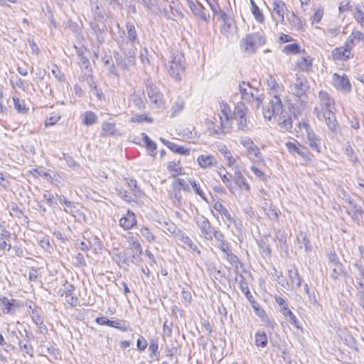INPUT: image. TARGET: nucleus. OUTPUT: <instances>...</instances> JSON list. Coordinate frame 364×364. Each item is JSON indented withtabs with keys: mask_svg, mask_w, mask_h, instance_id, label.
<instances>
[{
	"mask_svg": "<svg viewBox=\"0 0 364 364\" xmlns=\"http://www.w3.org/2000/svg\"><path fill=\"white\" fill-rule=\"evenodd\" d=\"M174 188L183 189L185 191H189L188 184L183 178H177L173 182Z\"/></svg>",
	"mask_w": 364,
	"mask_h": 364,
	"instance_id": "864d4df0",
	"label": "nucleus"
},
{
	"mask_svg": "<svg viewBox=\"0 0 364 364\" xmlns=\"http://www.w3.org/2000/svg\"><path fill=\"white\" fill-rule=\"evenodd\" d=\"M90 11L94 19L101 21L104 18V9L99 0H90Z\"/></svg>",
	"mask_w": 364,
	"mask_h": 364,
	"instance_id": "f3484780",
	"label": "nucleus"
},
{
	"mask_svg": "<svg viewBox=\"0 0 364 364\" xmlns=\"http://www.w3.org/2000/svg\"><path fill=\"white\" fill-rule=\"evenodd\" d=\"M132 101L138 109H144L145 108V103L142 98L141 95L134 94L132 96Z\"/></svg>",
	"mask_w": 364,
	"mask_h": 364,
	"instance_id": "4d7b16f0",
	"label": "nucleus"
},
{
	"mask_svg": "<svg viewBox=\"0 0 364 364\" xmlns=\"http://www.w3.org/2000/svg\"><path fill=\"white\" fill-rule=\"evenodd\" d=\"M266 43V38L263 31L254 32L247 34L240 41V46L245 53L253 54L256 50Z\"/></svg>",
	"mask_w": 364,
	"mask_h": 364,
	"instance_id": "20e7f679",
	"label": "nucleus"
},
{
	"mask_svg": "<svg viewBox=\"0 0 364 364\" xmlns=\"http://www.w3.org/2000/svg\"><path fill=\"white\" fill-rule=\"evenodd\" d=\"M218 151L223 154L224 159L227 161L228 165L230 167L233 166L236 164V159L232 156L230 150L225 144H220L218 146Z\"/></svg>",
	"mask_w": 364,
	"mask_h": 364,
	"instance_id": "b1692460",
	"label": "nucleus"
},
{
	"mask_svg": "<svg viewBox=\"0 0 364 364\" xmlns=\"http://www.w3.org/2000/svg\"><path fill=\"white\" fill-rule=\"evenodd\" d=\"M63 159L65 161L67 165L73 169H75L79 166L73 157L68 154H63Z\"/></svg>",
	"mask_w": 364,
	"mask_h": 364,
	"instance_id": "0e129e2a",
	"label": "nucleus"
},
{
	"mask_svg": "<svg viewBox=\"0 0 364 364\" xmlns=\"http://www.w3.org/2000/svg\"><path fill=\"white\" fill-rule=\"evenodd\" d=\"M130 246L132 247V248H134L137 252L138 257L142 254L143 251L141 243L137 240H132L130 242Z\"/></svg>",
	"mask_w": 364,
	"mask_h": 364,
	"instance_id": "774afa93",
	"label": "nucleus"
},
{
	"mask_svg": "<svg viewBox=\"0 0 364 364\" xmlns=\"http://www.w3.org/2000/svg\"><path fill=\"white\" fill-rule=\"evenodd\" d=\"M345 154L348 156L349 161L353 164L358 162V157L354 153L353 148L349 143H347L345 146Z\"/></svg>",
	"mask_w": 364,
	"mask_h": 364,
	"instance_id": "09e8293b",
	"label": "nucleus"
},
{
	"mask_svg": "<svg viewBox=\"0 0 364 364\" xmlns=\"http://www.w3.org/2000/svg\"><path fill=\"white\" fill-rule=\"evenodd\" d=\"M116 134V126L114 122H103L102 124V136H112Z\"/></svg>",
	"mask_w": 364,
	"mask_h": 364,
	"instance_id": "bb28decb",
	"label": "nucleus"
},
{
	"mask_svg": "<svg viewBox=\"0 0 364 364\" xmlns=\"http://www.w3.org/2000/svg\"><path fill=\"white\" fill-rule=\"evenodd\" d=\"M298 68L304 71H309L312 67L311 59L309 56L301 57L297 61Z\"/></svg>",
	"mask_w": 364,
	"mask_h": 364,
	"instance_id": "473e14b6",
	"label": "nucleus"
},
{
	"mask_svg": "<svg viewBox=\"0 0 364 364\" xmlns=\"http://www.w3.org/2000/svg\"><path fill=\"white\" fill-rule=\"evenodd\" d=\"M234 183H235V185L238 186V188L241 191L249 192L250 190V185L248 184L243 174L237 167H236L234 173Z\"/></svg>",
	"mask_w": 364,
	"mask_h": 364,
	"instance_id": "a211bd4d",
	"label": "nucleus"
},
{
	"mask_svg": "<svg viewBox=\"0 0 364 364\" xmlns=\"http://www.w3.org/2000/svg\"><path fill=\"white\" fill-rule=\"evenodd\" d=\"M354 18L357 22L363 27H364V12L360 9L356 8L355 10Z\"/></svg>",
	"mask_w": 364,
	"mask_h": 364,
	"instance_id": "680f3d73",
	"label": "nucleus"
},
{
	"mask_svg": "<svg viewBox=\"0 0 364 364\" xmlns=\"http://www.w3.org/2000/svg\"><path fill=\"white\" fill-rule=\"evenodd\" d=\"M331 56L335 60H347L350 58V56L340 47L336 48L331 51Z\"/></svg>",
	"mask_w": 364,
	"mask_h": 364,
	"instance_id": "f704fd0d",
	"label": "nucleus"
},
{
	"mask_svg": "<svg viewBox=\"0 0 364 364\" xmlns=\"http://www.w3.org/2000/svg\"><path fill=\"white\" fill-rule=\"evenodd\" d=\"M97 117L92 111H86L82 116V123L87 126H90L97 122Z\"/></svg>",
	"mask_w": 364,
	"mask_h": 364,
	"instance_id": "c85d7f7f",
	"label": "nucleus"
},
{
	"mask_svg": "<svg viewBox=\"0 0 364 364\" xmlns=\"http://www.w3.org/2000/svg\"><path fill=\"white\" fill-rule=\"evenodd\" d=\"M269 4L270 5L272 17L277 21L283 22L284 20V14L286 11H287L284 2L282 0H269Z\"/></svg>",
	"mask_w": 364,
	"mask_h": 364,
	"instance_id": "9d476101",
	"label": "nucleus"
},
{
	"mask_svg": "<svg viewBox=\"0 0 364 364\" xmlns=\"http://www.w3.org/2000/svg\"><path fill=\"white\" fill-rule=\"evenodd\" d=\"M116 63L118 67H119L122 70H129L131 67H133L134 65H129V60L126 58H122V56L117 54L115 56Z\"/></svg>",
	"mask_w": 364,
	"mask_h": 364,
	"instance_id": "de8ad7c7",
	"label": "nucleus"
},
{
	"mask_svg": "<svg viewBox=\"0 0 364 364\" xmlns=\"http://www.w3.org/2000/svg\"><path fill=\"white\" fill-rule=\"evenodd\" d=\"M288 277L293 287L296 286L298 288L301 287L302 279L296 269H289L288 270Z\"/></svg>",
	"mask_w": 364,
	"mask_h": 364,
	"instance_id": "a878e982",
	"label": "nucleus"
},
{
	"mask_svg": "<svg viewBox=\"0 0 364 364\" xmlns=\"http://www.w3.org/2000/svg\"><path fill=\"white\" fill-rule=\"evenodd\" d=\"M184 108V103L181 101L175 102L172 107V117L177 115Z\"/></svg>",
	"mask_w": 364,
	"mask_h": 364,
	"instance_id": "e2e57ef3",
	"label": "nucleus"
},
{
	"mask_svg": "<svg viewBox=\"0 0 364 364\" xmlns=\"http://www.w3.org/2000/svg\"><path fill=\"white\" fill-rule=\"evenodd\" d=\"M319 105L316 107L314 113L318 120L324 121L331 131L336 129L338 123L335 116L334 100L330 95L325 91L318 93Z\"/></svg>",
	"mask_w": 364,
	"mask_h": 364,
	"instance_id": "f257e3e1",
	"label": "nucleus"
},
{
	"mask_svg": "<svg viewBox=\"0 0 364 364\" xmlns=\"http://www.w3.org/2000/svg\"><path fill=\"white\" fill-rule=\"evenodd\" d=\"M21 350L24 353L29 355L31 357L33 356V348L28 341L26 343H23L21 341L18 343Z\"/></svg>",
	"mask_w": 364,
	"mask_h": 364,
	"instance_id": "8fccbe9b",
	"label": "nucleus"
},
{
	"mask_svg": "<svg viewBox=\"0 0 364 364\" xmlns=\"http://www.w3.org/2000/svg\"><path fill=\"white\" fill-rule=\"evenodd\" d=\"M252 4V13L254 15L255 19L259 22L262 23L264 21V16L259 9V7L256 5L253 0H251Z\"/></svg>",
	"mask_w": 364,
	"mask_h": 364,
	"instance_id": "49530a36",
	"label": "nucleus"
},
{
	"mask_svg": "<svg viewBox=\"0 0 364 364\" xmlns=\"http://www.w3.org/2000/svg\"><path fill=\"white\" fill-rule=\"evenodd\" d=\"M190 9L196 17L204 22H208L210 16L205 13V8L200 3L197 2L193 8Z\"/></svg>",
	"mask_w": 364,
	"mask_h": 364,
	"instance_id": "412c9836",
	"label": "nucleus"
},
{
	"mask_svg": "<svg viewBox=\"0 0 364 364\" xmlns=\"http://www.w3.org/2000/svg\"><path fill=\"white\" fill-rule=\"evenodd\" d=\"M252 306L254 309L255 313L261 318V320L265 323L267 327L274 328V321H271L265 311L260 308L258 303L255 301L252 302Z\"/></svg>",
	"mask_w": 364,
	"mask_h": 364,
	"instance_id": "6ab92c4d",
	"label": "nucleus"
},
{
	"mask_svg": "<svg viewBox=\"0 0 364 364\" xmlns=\"http://www.w3.org/2000/svg\"><path fill=\"white\" fill-rule=\"evenodd\" d=\"M142 136L143 141L149 151L150 155L154 156L156 154V144L145 133H142Z\"/></svg>",
	"mask_w": 364,
	"mask_h": 364,
	"instance_id": "72a5a7b5",
	"label": "nucleus"
},
{
	"mask_svg": "<svg viewBox=\"0 0 364 364\" xmlns=\"http://www.w3.org/2000/svg\"><path fill=\"white\" fill-rule=\"evenodd\" d=\"M137 349L140 351L144 350L147 347V342L143 336H140L136 341Z\"/></svg>",
	"mask_w": 364,
	"mask_h": 364,
	"instance_id": "338daca9",
	"label": "nucleus"
},
{
	"mask_svg": "<svg viewBox=\"0 0 364 364\" xmlns=\"http://www.w3.org/2000/svg\"><path fill=\"white\" fill-rule=\"evenodd\" d=\"M117 195L125 201L130 202L132 199L131 193L122 187L116 188Z\"/></svg>",
	"mask_w": 364,
	"mask_h": 364,
	"instance_id": "5fc2aeb1",
	"label": "nucleus"
},
{
	"mask_svg": "<svg viewBox=\"0 0 364 364\" xmlns=\"http://www.w3.org/2000/svg\"><path fill=\"white\" fill-rule=\"evenodd\" d=\"M165 66L169 75L176 81H181V73L185 70L183 55L178 50H171Z\"/></svg>",
	"mask_w": 364,
	"mask_h": 364,
	"instance_id": "7ed1b4c3",
	"label": "nucleus"
},
{
	"mask_svg": "<svg viewBox=\"0 0 364 364\" xmlns=\"http://www.w3.org/2000/svg\"><path fill=\"white\" fill-rule=\"evenodd\" d=\"M14 105V108L19 113H26L28 111V109L25 106L24 101L19 100L18 97H13Z\"/></svg>",
	"mask_w": 364,
	"mask_h": 364,
	"instance_id": "c03bdc74",
	"label": "nucleus"
},
{
	"mask_svg": "<svg viewBox=\"0 0 364 364\" xmlns=\"http://www.w3.org/2000/svg\"><path fill=\"white\" fill-rule=\"evenodd\" d=\"M168 171L171 173L172 176H177L182 173V167L180 165V161H170L167 166Z\"/></svg>",
	"mask_w": 364,
	"mask_h": 364,
	"instance_id": "c756f323",
	"label": "nucleus"
},
{
	"mask_svg": "<svg viewBox=\"0 0 364 364\" xmlns=\"http://www.w3.org/2000/svg\"><path fill=\"white\" fill-rule=\"evenodd\" d=\"M240 143L245 149L246 155L257 146L255 142L248 136H241L240 138Z\"/></svg>",
	"mask_w": 364,
	"mask_h": 364,
	"instance_id": "7c9ffc66",
	"label": "nucleus"
},
{
	"mask_svg": "<svg viewBox=\"0 0 364 364\" xmlns=\"http://www.w3.org/2000/svg\"><path fill=\"white\" fill-rule=\"evenodd\" d=\"M196 223L203 237L208 240H213V233L216 230L211 226L209 220L203 215H198L196 217Z\"/></svg>",
	"mask_w": 364,
	"mask_h": 364,
	"instance_id": "9b49d317",
	"label": "nucleus"
},
{
	"mask_svg": "<svg viewBox=\"0 0 364 364\" xmlns=\"http://www.w3.org/2000/svg\"><path fill=\"white\" fill-rule=\"evenodd\" d=\"M124 58L129 60V65H135V49L134 48H123Z\"/></svg>",
	"mask_w": 364,
	"mask_h": 364,
	"instance_id": "37998d69",
	"label": "nucleus"
},
{
	"mask_svg": "<svg viewBox=\"0 0 364 364\" xmlns=\"http://www.w3.org/2000/svg\"><path fill=\"white\" fill-rule=\"evenodd\" d=\"M292 93L298 97H302L306 95L309 89V82L304 75L296 74V78L291 86Z\"/></svg>",
	"mask_w": 364,
	"mask_h": 364,
	"instance_id": "6e6552de",
	"label": "nucleus"
},
{
	"mask_svg": "<svg viewBox=\"0 0 364 364\" xmlns=\"http://www.w3.org/2000/svg\"><path fill=\"white\" fill-rule=\"evenodd\" d=\"M28 313L33 323L38 327L39 331L41 333H43V331H46V327L43 324V320L41 316L38 311L36 309H32L30 306Z\"/></svg>",
	"mask_w": 364,
	"mask_h": 364,
	"instance_id": "aec40b11",
	"label": "nucleus"
},
{
	"mask_svg": "<svg viewBox=\"0 0 364 364\" xmlns=\"http://www.w3.org/2000/svg\"><path fill=\"white\" fill-rule=\"evenodd\" d=\"M126 28L127 30V36L129 40L132 43H134L135 42H139L134 25L129 22L127 23Z\"/></svg>",
	"mask_w": 364,
	"mask_h": 364,
	"instance_id": "58836bf2",
	"label": "nucleus"
},
{
	"mask_svg": "<svg viewBox=\"0 0 364 364\" xmlns=\"http://www.w3.org/2000/svg\"><path fill=\"white\" fill-rule=\"evenodd\" d=\"M247 109L244 103H237L235 107L234 117L237 121V126L238 129L242 131L248 130V124L246 117Z\"/></svg>",
	"mask_w": 364,
	"mask_h": 364,
	"instance_id": "1a4fd4ad",
	"label": "nucleus"
},
{
	"mask_svg": "<svg viewBox=\"0 0 364 364\" xmlns=\"http://www.w3.org/2000/svg\"><path fill=\"white\" fill-rule=\"evenodd\" d=\"M239 90L242 100L245 102H250L257 109L262 103L263 99L258 95V90L254 88L249 82H242L239 85Z\"/></svg>",
	"mask_w": 364,
	"mask_h": 364,
	"instance_id": "423d86ee",
	"label": "nucleus"
},
{
	"mask_svg": "<svg viewBox=\"0 0 364 364\" xmlns=\"http://www.w3.org/2000/svg\"><path fill=\"white\" fill-rule=\"evenodd\" d=\"M123 323L124 325H122V321L119 320H109V326L118 328L122 332H126L127 331V327L124 325V321H123Z\"/></svg>",
	"mask_w": 364,
	"mask_h": 364,
	"instance_id": "052dcab7",
	"label": "nucleus"
},
{
	"mask_svg": "<svg viewBox=\"0 0 364 364\" xmlns=\"http://www.w3.org/2000/svg\"><path fill=\"white\" fill-rule=\"evenodd\" d=\"M228 223V226L232 229V227H234L235 230H232V232L235 235L240 236V235L242 232V223L241 220L236 217H230V220H228L226 221Z\"/></svg>",
	"mask_w": 364,
	"mask_h": 364,
	"instance_id": "5701e85b",
	"label": "nucleus"
},
{
	"mask_svg": "<svg viewBox=\"0 0 364 364\" xmlns=\"http://www.w3.org/2000/svg\"><path fill=\"white\" fill-rule=\"evenodd\" d=\"M226 259L228 261L230 264L235 269L236 273L238 272L239 265L242 266V263L240 262L238 257L234 255L230 249L228 252H224Z\"/></svg>",
	"mask_w": 364,
	"mask_h": 364,
	"instance_id": "393cba45",
	"label": "nucleus"
},
{
	"mask_svg": "<svg viewBox=\"0 0 364 364\" xmlns=\"http://www.w3.org/2000/svg\"><path fill=\"white\" fill-rule=\"evenodd\" d=\"M267 83L268 87L271 90L269 95L272 96V98L274 95L278 96L277 94H278V91L279 90V86L277 84L275 78L272 75H269V77L267 79Z\"/></svg>",
	"mask_w": 364,
	"mask_h": 364,
	"instance_id": "2f4dec72",
	"label": "nucleus"
},
{
	"mask_svg": "<svg viewBox=\"0 0 364 364\" xmlns=\"http://www.w3.org/2000/svg\"><path fill=\"white\" fill-rule=\"evenodd\" d=\"M197 162L198 166L203 168H210L213 166H215L218 164L215 157L211 154H201L197 158Z\"/></svg>",
	"mask_w": 364,
	"mask_h": 364,
	"instance_id": "2eb2a0df",
	"label": "nucleus"
},
{
	"mask_svg": "<svg viewBox=\"0 0 364 364\" xmlns=\"http://www.w3.org/2000/svg\"><path fill=\"white\" fill-rule=\"evenodd\" d=\"M215 237L218 242V247L223 252H228V250L230 249V245L228 242L225 240V236L222 233L221 231L216 230L213 233V237Z\"/></svg>",
	"mask_w": 364,
	"mask_h": 364,
	"instance_id": "4be33fe9",
	"label": "nucleus"
},
{
	"mask_svg": "<svg viewBox=\"0 0 364 364\" xmlns=\"http://www.w3.org/2000/svg\"><path fill=\"white\" fill-rule=\"evenodd\" d=\"M255 345L258 348H265L267 345V336L265 332H257L255 334Z\"/></svg>",
	"mask_w": 364,
	"mask_h": 364,
	"instance_id": "e433bc0d",
	"label": "nucleus"
},
{
	"mask_svg": "<svg viewBox=\"0 0 364 364\" xmlns=\"http://www.w3.org/2000/svg\"><path fill=\"white\" fill-rule=\"evenodd\" d=\"M220 107L221 113L218 114V116L220 115L223 117L224 121H228V122H230V120L232 118V114L230 108L228 106V105L225 102H221L220 103Z\"/></svg>",
	"mask_w": 364,
	"mask_h": 364,
	"instance_id": "4c0bfd02",
	"label": "nucleus"
},
{
	"mask_svg": "<svg viewBox=\"0 0 364 364\" xmlns=\"http://www.w3.org/2000/svg\"><path fill=\"white\" fill-rule=\"evenodd\" d=\"M247 158L254 163H263L264 158L258 146L247 154Z\"/></svg>",
	"mask_w": 364,
	"mask_h": 364,
	"instance_id": "cd10ccee",
	"label": "nucleus"
},
{
	"mask_svg": "<svg viewBox=\"0 0 364 364\" xmlns=\"http://www.w3.org/2000/svg\"><path fill=\"white\" fill-rule=\"evenodd\" d=\"M222 181L225 184V186L228 188L229 191L231 193H234V187L232 185V182L230 181V177H228L229 175L228 171L225 170V168H223L222 171H220L218 172Z\"/></svg>",
	"mask_w": 364,
	"mask_h": 364,
	"instance_id": "ea45409f",
	"label": "nucleus"
},
{
	"mask_svg": "<svg viewBox=\"0 0 364 364\" xmlns=\"http://www.w3.org/2000/svg\"><path fill=\"white\" fill-rule=\"evenodd\" d=\"M298 128L299 130L296 131L297 133H299L301 135H304L306 134L307 137V144L310 146V148L317 152L320 153V142L321 139L318 136L311 128L308 120L302 119L301 121L298 122Z\"/></svg>",
	"mask_w": 364,
	"mask_h": 364,
	"instance_id": "39448f33",
	"label": "nucleus"
},
{
	"mask_svg": "<svg viewBox=\"0 0 364 364\" xmlns=\"http://www.w3.org/2000/svg\"><path fill=\"white\" fill-rule=\"evenodd\" d=\"M175 239L186 245H188L192 240L182 230L178 231V234L175 237Z\"/></svg>",
	"mask_w": 364,
	"mask_h": 364,
	"instance_id": "bf43d9fd",
	"label": "nucleus"
},
{
	"mask_svg": "<svg viewBox=\"0 0 364 364\" xmlns=\"http://www.w3.org/2000/svg\"><path fill=\"white\" fill-rule=\"evenodd\" d=\"M213 208L217 212L220 213L223 216L225 217V220H224L225 223L228 220H230V213L221 203H220L219 201L215 203Z\"/></svg>",
	"mask_w": 364,
	"mask_h": 364,
	"instance_id": "a19ab883",
	"label": "nucleus"
},
{
	"mask_svg": "<svg viewBox=\"0 0 364 364\" xmlns=\"http://www.w3.org/2000/svg\"><path fill=\"white\" fill-rule=\"evenodd\" d=\"M207 127L210 135L221 139L225 133L230 131V122L224 121L223 117L219 115L214 118V121L209 120Z\"/></svg>",
	"mask_w": 364,
	"mask_h": 364,
	"instance_id": "0eeeda50",
	"label": "nucleus"
},
{
	"mask_svg": "<svg viewBox=\"0 0 364 364\" xmlns=\"http://www.w3.org/2000/svg\"><path fill=\"white\" fill-rule=\"evenodd\" d=\"M16 300L15 299H9L6 296L2 297L1 305L4 306L3 309V312L4 314H13L14 311H12L11 307L14 305Z\"/></svg>",
	"mask_w": 364,
	"mask_h": 364,
	"instance_id": "79ce46f5",
	"label": "nucleus"
},
{
	"mask_svg": "<svg viewBox=\"0 0 364 364\" xmlns=\"http://www.w3.org/2000/svg\"><path fill=\"white\" fill-rule=\"evenodd\" d=\"M332 82L334 87L343 92L348 93L351 90V84L346 75H339L337 73H334Z\"/></svg>",
	"mask_w": 364,
	"mask_h": 364,
	"instance_id": "ddd939ff",
	"label": "nucleus"
},
{
	"mask_svg": "<svg viewBox=\"0 0 364 364\" xmlns=\"http://www.w3.org/2000/svg\"><path fill=\"white\" fill-rule=\"evenodd\" d=\"M301 240H299V242L301 244L300 248H304L306 252H309L311 250V247L310 245L309 240L306 234H303L301 232Z\"/></svg>",
	"mask_w": 364,
	"mask_h": 364,
	"instance_id": "13d9d810",
	"label": "nucleus"
},
{
	"mask_svg": "<svg viewBox=\"0 0 364 364\" xmlns=\"http://www.w3.org/2000/svg\"><path fill=\"white\" fill-rule=\"evenodd\" d=\"M146 88L151 102L154 104L157 108L162 107L164 104V100L162 93L152 83L147 84Z\"/></svg>",
	"mask_w": 364,
	"mask_h": 364,
	"instance_id": "f8f14e48",
	"label": "nucleus"
},
{
	"mask_svg": "<svg viewBox=\"0 0 364 364\" xmlns=\"http://www.w3.org/2000/svg\"><path fill=\"white\" fill-rule=\"evenodd\" d=\"M130 122H138V123L148 122L149 123H152L154 122V120L151 117H148L146 114H136L130 119Z\"/></svg>",
	"mask_w": 364,
	"mask_h": 364,
	"instance_id": "6e6d98bb",
	"label": "nucleus"
},
{
	"mask_svg": "<svg viewBox=\"0 0 364 364\" xmlns=\"http://www.w3.org/2000/svg\"><path fill=\"white\" fill-rule=\"evenodd\" d=\"M136 225V219L134 213L129 210H127V213L119 220V225L124 230H130Z\"/></svg>",
	"mask_w": 364,
	"mask_h": 364,
	"instance_id": "dca6fc26",
	"label": "nucleus"
},
{
	"mask_svg": "<svg viewBox=\"0 0 364 364\" xmlns=\"http://www.w3.org/2000/svg\"><path fill=\"white\" fill-rule=\"evenodd\" d=\"M188 182L191 187L193 188L194 192L196 194L198 195L203 200L207 201V198L205 197V195L201 188L200 183L196 181L195 179H188Z\"/></svg>",
	"mask_w": 364,
	"mask_h": 364,
	"instance_id": "c9c22d12",
	"label": "nucleus"
},
{
	"mask_svg": "<svg viewBox=\"0 0 364 364\" xmlns=\"http://www.w3.org/2000/svg\"><path fill=\"white\" fill-rule=\"evenodd\" d=\"M263 115L265 119L272 120L278 116V123L282 129L291 132L292 128V119L290 117H286L283 110V105L279 96L274 95L263 107Z\"/></svg>",
	"mask_w": 364,
	"mask_h": 364,
	"instance_id": "f03ea898",
	"label": "nucleus"
},
{
	"mask_svg": "<svg viewBox=\"0 0 364 364\" xmlns=\"http://www.w3.org/2000/svg\"><path fill=\"white\" fill-rule=\"evenodd\" d=\"M323 15V10L322 9L318 8L314 11V14L312 16V22L314 23H318L321 20Z\"/></svg>",
	"mask_w": 364,
	"mask_h": 364,
	"instance_id": "69168bd1",
	"label": "nucleus"
},
{
	"mask_svg": "<svg viewBox=\"0 0 364 364\" xmlns=\"http://www.w3.org/2000/svg\"><path fill=\"white\" fill-rule=\"evenodd\" d=\"M9 235L10 233L7 230H3L2 234L0 235V249L10 250L11 246L6 241V237H9Z\"/></svg>",
	"mask_w": 364,
	"mask_h": 364,
	"instance_id": "603ef678",
	"label": "nucleus"
},
{
	"mask_svg": "<svg viewBox=\"0 0 364 364\" xmlns=\"http://www.w3.org/2000/svg\"><path fill=\"white\" fill-rule=\"evenodd\" d=\"M140 234L149 242L156 240V236L147 227H142L139 230Z\"/></svg>",
	"mask_w": 364,
	"mask_h": 364,
	"instance_id": "a18cd8bd",
	"label": "nucleus"
},
{
	"mask_svg": "<svg viewBox=\"0 0 364 364\" xmlns=\"http://www.w3.org/2000/svg\"><path fill=\"white\" fill-rule=\"evenodd\" d=\"M300 51V46L298 43H292L285 46L283 52L286 54H297Z\"/></svg>",
	"mask_w": 364,
	"mask_h": 364,
	"instance_id": "3c124183",
	"label": "nucleus"
},
{
	"mask_svg": "<svg viewBox=\"0 0 364 364\" xmlns=\"http://www.w3.org/2000/svg\"><path fill=\"white\" fill-rule=\"evenodd\" d=\"M285 146L287 147L289 152L292 155L295 156L297 154L303 159L308 157V154L306 151V149L295 139L286 142Z\"/></svg>",
	"mask_w": 364,
	"mask_h": 364,
	"instance_id": "4468645a",
	"label": "nucleus"
}]
</instances>
